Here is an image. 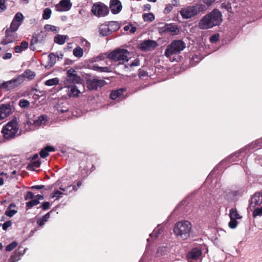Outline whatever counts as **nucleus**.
Masks as SVG:
<instances>
[{
    "label": "nucleus",
    "mask_w": 262,
    "mask_h": 262,
    "mask_svg": "<svg viewBox=\"0 0 262 262\" xmlns=\"http://www.w3.org/2000/svg\"><path fill=\"white\" fill-rule=\"evenodd\" d=\"M222 21V13L219 10L214 9L200 19L198 27L201 29L207 30L220 25Z\"/></svg>",
    "instance_id": "f257e3e1"
},
{
    "label": "nucleus",
    "mask_w": 262,
    "mask_h": 262,
    "mask_svg": "<svg viewBox=\"0 0 262 262\" xmlns=\"http://www.w3.org/2000/svg\"><path fill=\"white\" fill-rule=\"evenodd\" d=\"M129 55V52L127 50L117 49L109 53L108 57L112 61H118V66H121L122 69H126L127 66L124 63L128 61Z\"/></svg>",
    "instance_id": "f03ea898"
},
{
    "label": "nucleus",
    "mask_w": 262,
    "mask_h": 262,
    "mask_svg": "<svg viewBox=\"0 0 262 262\" xmlns=\"http://www.w3.org/2000/svg\"><path fill=\"white\" fill-rule=\"evenodd\" d=\"M191 225L189 221L178 222L175 224L173 232L178 238L186 239L189 237Z\"/></svg>",
    "instance_id": "7ed1b4c3"
},
{
    "label": "nucleus",
    "mask_w": 262,
    "mask_h": 262,
    "mask_svg": "<svg viewBox=\"0 0 262 262\" xmlns=\"http://www.w3.org/2000/svg\"><path fill=\"white\" fill-rule=\"evenodd\" d=\"M18 131V125L16 120L13 119L7 123L3 128L2 133L4 139L9 140L15 138Z\"/></svg>",
    "instance_id": "20e7f679"
},
{
    "label": "nucleus",
    "mask_w": 262,
    "mask_h": 262,
    "mask_svg": "<svg viewBox=\"0 0 262 262\" xmlns=\"http://www.w3.org/2000/svg\"><path fill=\"white\" fill-rule=\"evenodd\" d=\"M206 10V7L204 5L198 4L182 9L180 11V13L183 18L188 19L200 13H204Z\"/></svg>",
    "instance_id": "39448f33"
},
{
    "label": "nucleus",
    "mask_w": 262,
    "mask_h": 262,
    "mask_svg": "<svg viewBox=\"0 0 262 262\" xmlns=\"http://www.w3.org/2000/svg\"><path fill=\"white\" fill-rule=\"evenodd\" d=\"M185 48V43L181 40H175L169 45L165 51V55L168 57L179 54Z\"/></svg>",
    "instance_id": "423d86ee"
},
{
    "label": "nucleus",
    "mask_w": 262,
    "mask_h": 262,
    "mask_svg": "<svg viewBox=\"0 0 262 262\" xmlns=\"http://www.w3.org/2000/svg\"><path fill=\"white\" fill-rule=\"evenodd\" d=\"M91 12L95 16L100 17L106 16L109 13L108 7L102 2L93 4Z\"/></svg>",
    "instance_id": "0eeeda50"
},
{
    "label": "nucleus",
    "mask_w": 262,
    "mask_h": 262,
    "mask_svg": "<svg viewBox=\"0 0 262 262\" xmlns=\"http://www.w3.org/2000/svg\"><path fill=\"white\" fill-rule=\"evenodd\" d=\"M86 83L88 89L90 91L96 90L106 84L104 80L86 78Z\"/></svg>",
    "instance_id": "6e6552de"
},
{
    "label": "nucleus",
    "mask_w": 262,
    "mask_h": 262,
    "mask_svg": "<svg viewBox=\"0 0 262 262\" xmlns=\"http://www.w3.org/2000/svg\"><path fill=\"white\" fill-rule=\"evenodd\" d=\"M76 72L74 69L70 68L67 73V80L72 83H81L82 79Z\"/></svg>",
    "instance_id": "1a4fd4ad"
},
{
    "label": "nucleus",
    "mask_w": 262,
    "mask_h": 262,
    "mask_svg": "<svg viewBox=\"0 0 262 262\" xmlns=\"http://www.w3.org/2000/svg\"><path fill=\"white\" fill-rule=\"evenodd\" d=\"M262 206V193L255 192L251 198L249 208Z\"/></svg>",
    "instance_id": "9d476101"
},
{
    "label": "nucleus",
    "mask_w": 262,
    "mask_h": 262,
    "mask_svg": "<svg viewBox=\"0 0 262 262\" xmlns=\"http://www.w3.org/2000/svg\"><path fill=\"white\" fill-rule=\"evenodd\" d=\"M244 192L242 189L237 190H231L227 189L224 191L223 193V197L227 201H231L234 198L237 196L241 195Z\"/></svg>",
    "instance_id": "9b49d317"
},
{
    "label": "nucleus",
    "mask_w": 262,
    "mask_h": 262,
    "mask_svg": "<svg viewBox=\"0 0 262 262\" xmlns=\"http://www.w3.org/2000/svg\"><path fill=\"white\" fill-rule=\"evenodd\" d=\"M162 31L164 32L170 33L171 35H177L180 30L178 26L174 24H167L162 28Z\"/></svg>",
    "instance_id": "f8f14e48"
},
{
    "label": "nucleus",
    "mask_w": 262,
    "mask_h": 262,
    "mask_svg": "<svg viewBox=\"0 0 262 262\" xmlns=\"http://www.w3.org/2000/svg\"><path fill=\"white\" fill-rule=\"evenodd\" d=\"M110 8L113 14L119 13L122 8L121 2L119 0H111Z\"/></svg>",
    "instance_id": "ddd939ff"
},
{
    "label": "nucleus",
    "mask_w": 262,
    "mask_h": 262,
    "mask_svg": "<svg viewBox=\"0 0 262 262\" xmlns=\"http://www.w3.org/2000/svg\"><path fill=\"white\" fill-rule=\"evenodd\" d=\"M72 6L70 0H61L59 4L56 5L57 10L58 11H68Z\"/></svg>",
    "instance_id": "4468645a"
},
{
    "label": "nucleus",
    "mask_w": 262,
    "mask_h": 262,
    "mask_svg": "<svg viewBox=\"0 0 262 262\" xmlns=\"http://www.w3.org/2000/svg\"><path fill=\"white\" fill-rule=\"evenodd\" d=\"M13 112L12 108L9 103L2 104L0 105V113L3 119L7 118Z\"/></svg>",
    "instance_id": "2eb2a0df"
},
{
    "label": "nucleus",
    "mask_w": 262,
    "mask_h": 262,
    "mask_svg": "<svg viewBox=\"0 0 262 262\" xmlns=\"http://www.w3.org/2000/svg\"><path fill=\"white\" fill-rule=\"evenodd\" d=\"M46 36V31H40L39 32L34 33L32 39L33 40L34 42H41Z\"/></svg>",
    "instance_id": "dca6fc26"
},
{
    "label": "nucleus",
    "mask_w": 262,
    "mask_h": 262,
    "mask_svg": "<svg viewBox=\"0 0 262 262\" xmlns=\"http://www.w3.org/2000/svg\"><path fill=\"white\" fill-rule=\"evenodd\" d=\"M55 150L54 147L47 145L40 151L39 155L42 158H45L49 156V152L54 151Z\"/></svg>",
    "instance_id": "f3484780"
},
{
    "label": "nucleus",
    "mask_w": 262,
    "mask_h": 262,
    "mask_svg": "<svg viewBox=\"0 0 262 262\" xmlns=\"http://www.w3.org/2000/svg\"><path fill=\"white\" fill-rule=\"evenodd\" d=\"M15 84H14L12 79L3 82L0 85L1 88L4 89L7 91H9L15 88Z\"/></svg>",
    "instance_id": "a211bd4d"
},
{
    "label": "nucleus",
    "mask_w": 262,
    "mask_h": 262,
    "mask_svg": "<svg viewBox=\"0 0 262 262\" xmlns=\"http://www.w3.org/2000/svg\"><path fill=\"white\" fill-rule=\"evenodd\" d=\"M202 252L198 249H193L188 254V257L189 259H196L201 255Z\"/></svg>",
    "instance_id": "6ab92c4d"
},
{
    "label": "nucleus",
    "mask_w": 262,
    "mask_h": 262,
    "mask_svg": "<svg viewBox=\"0 0 262 262\" xmlns=\"http://www.w3.org/2000/svg\"><path fill=\"white\" fill-rule=\"evenodd\" d=\"M68 95L70 97H76L79 96L80 93V91L77 89L76 85H72L69 88Z\"/></svg>",
    "instance_id": "aec40b11"
},
{
    "label": "nucleus",
    "mask_w": 262,
    "mask_h": 262,
    "mask_svg": "<svg viewBox=\"0 0 262 262\" xmlns=\"http://www.w3.org/2000/svg\"><path fill=\"white\" fill-rule=\"evenodd\" d=\"M67 38V35L57 34L54 37V41L58 45H62L65 43Z\"/></svg>",
    "instance_id": "412c9836"
},
{
    "label": "nucleus",
    "mask_w": 262,
    "mask_h": 262,
    "mask_svg": "<svg viewBox=\"0 0 262 262\" xmlns=\"http://www.w3.org/2000/svg\"><path fill=\"white\" fill-rule=\"evenodd\" d=\"M112 33L118 30L120 27V24L117 21H112L108 22L107 25Z\"/></svg>",
    "instance_id": "4be33fe9"
},
{
    "label": "nucleus",
    "mask_w": 262,
    "mask_h": 262,
    "mask_svg": "<svg viewBox=\"0 0 262 262\" xmlns=\"http://www.w3.org/2000/svg\"><path fill=\"white\" fill-rule=\"evenodd\" d=\"M123 91V89H120L117 90L112 91L110 94V97L112 100H115L116 98L122 95Z\"/></svg>",
    "instance_id": "5701e85b"
},
{
    "label": "nucleus",
    "mask_w": 262,
    "mask_h": 262,
    "mask_svg": "<svg viewBox=\"0 0 262 262\" xmlns=\"http://www.w3.org/2000/svg\"><path fill=\"white\" fill-rule=\"evenodd\" d=\"M250 209L253 212L252 216L254 218L257 216H262V206L253 207Z\"/></svg>",
    "instance_id": "b1692460"
},
{
    "label": "nucleus",
    "mask_w": 262,
    "mask_h": 262,
    "mask_svg": "<svg viewBox=\"0 0 262 262\" xmlns=\"http://www.w3.org/2000/svg\"><path fill=\"white\" fill-rule=\"evenodd\" d=\"M52 212V210H51L50 212H48L45 215L42 216L41 218L39 219L37 221V224L39 226H43L45 224V223L48 221V220L50 218V213Z\"/></svg>",
    "instance_id": "393cba45"
},
{
    "label": "nucleus",
    "mask_w": 262,
    "mask_h": 262,
    "mask_svg": "<svg viewBox=\"0 0 262 262\" xmlns=\"http://www.w3.org/2000/svg\"><path fill=\"white\" fill-rule=\"evenodd\" d=\"M41 165V162L39 160L31 162L27 166L28 170H34L35 168H38Z\"/></svg>",
    "instance_id": "a878e982"
},
{
    "label": "nucleus",
    "mask_w": 262,
    "mask_h": 262,
    "mask_svg": "<svg viewBox=\"0 0 262 262\" xmlns=\"http://www.w3.org/2000/svg\"><path fill=\"white\" fill-rule=\"evenodd\" d=\"M167 252V250L166 246H160L158 247L156 254L157 257H160L166 254Z\"/></svg>",
    "instance_id": "bb28decb"
},
{
    "label": "nucleus",
    "mask_w": 262,
    "mask_h": 262,
    "mask_svg": "<svg viewBox=\"0 0 262 262\" xmlns=\"http://www.w3.org/2000/svg\"><path fill=\"white\" fill-rule=\"evenodd\" d=\"M230 219H240L242 216L238 214L236 208H233L230 209L229 213Z\"/></svg>",
    "instance_id": "cd10ccee"
},
{
    "label": "nucleus",
    "mask_w": 262,
    "mask_h": 262,
    "mask_svg": "<svg viewBox=\"0 0 262 262\" xmlns=\"http://www.w3.org/2000/svg\"><path fill=\"white\" fill-rule=\"evenodd\" d=\"M21 75L24 76V80H25L26 78H28L29 80H32L35 76V72H32L31 70L29 69L25 70L24 73H23Z\"/></svg>",
    "instance_id": "c85d7f7f"
},
{
    "label": "nucleus",
    "mask_w": 262,
    "mask_h": 262,
    "mask_svg": "<svg viewBox=\"0 0 262 262\" xmlns=\"http://www.w3.org/2000/svg\"><path fill=\"white\" fill-rule=\"evenodd\" d=\"M99 31L100 34L102 36H106L112 34V32H111L108 26H104L103 27V26L101 25L99 28Z\"/></svg>",
    "instance_id": "c756f323"
},
{
    "label": "nucleus",
    "mask_w": 262,
    "mask_h": 262,
    "mask_svg": "<svg viewBox=\"0 0 262 262\" xmlns=\"http://www.w3.org/2000/svg\"><path fill=\"white\" fill-rule=\"evenodd\" d=\"M15 87L16 88L20 85L24 81V76L22 75H18L15 78L12 79Z\"/></svg>",
    "instance_id": "7c9ffc66"
},
{
    "label": "nucleus",
    "mask_w": 262,
    "mask_h": 262,
    "mask_svg": "<svg viewBox=\"0 0 262 262\" xmlns=\"http://www.w3.org/2000/svg\"><path fill=\"white\" fill-rule=\"evenodd\" d=\"M47 120V116L42 115L38 117L37 119L33 120V124L35 125H40L43 121Z\"/></svg>",
    "instance_id": "2f4dec72"
},
{
    "label": "nucleus",
    "mask_w": 262,
    "mask_h": 262,
    "mask_svg": "<svg viewBox=\"0 0 262 262\" xmlns=\"http://www.w3.org/2000/svg\"><path fill=\"white\" fill-rule=\"evenodd\" d=\"M94 70L99 72L108 73L112 71L111 67H101L94 66Z\"/></svg>",
    "instance_id": "473e14b6"
},
{
    "label": "nucleus",
    "mask_w": 262,
    "mask_h": 262,
    "mask_svg": "<svg viewBox=\"0 0 262 262\" xmlns=\"http://www.w3.org/2000/svg\"><path fill=\"white\" fill-rule=\"evenodd\" d=\"M73 55L78 58L81 57L83 55V50L80 47H77L73 50Z\"/></svg>",
    "instance_id": "72a5a7b5"
},
{
    "label": "nucleus",
    "mask_w": 262,
    "mask_h": 262,
    "mask_svg": "<svg viewBox=\"0 0 262 262\" xmlns=\"http://www.w3.org/2000/svg\"><path fill=\"white\" fill-rule=\"evenodd\" d=\"M48 58L49 60V65L50 67H53L56 63V56L54 53H51L48 55Z\"/></svg>",
    "instance_id": "f704fd0d"
},
{
    "label": "nucleus",
    "mask_w": 262,
    "mask_h": 262,
    "mask_svg": "<svg viewBox=\"0 0 262 262\" xmlns=\"http://www.w3.org/2000/svg\"><path fill=\"white\" fill-rule=\"evenodd\" d=\"M12 30L7 28V29L5 31V36L6 37H7L8 39H12L13 40L15 39V37L14 36V33L15 32V31H12Z\"/></svg>",
    "instance_id": "c9c22d12"
},
{
    "label": "nucleus",
    "mask_w": 262,
    "mask_h": 262,
    "mask_svg": "<svg viewBox=\"0 0 262 262\" xmlns=\"http://www.w3.org/2000/svg\"><path fill=\"white\" fill-rule=\"evenodd\" d=\"M80 41L82 43V46L84 48V51H89L91 47V43L87 40L82 37L80 39Z\"/></svg>",
    "instance_id": "e433bc0d"
},
{
    "label": "nucleus",
    "mask_w": 262,
    "mask_h": 262,
    "mask_svg": "<svg viewBox=\"0 0 262 262\" xmlns=\"http://www.w3.org/2000/svg\"><path fill=\"white\" fill-rule=\"evenodd\" d=\"M58 82L59 79L56 77L46 81L45 85L47 86H53L57 84Z\"/></svg>",
    "instance_id": "4c0bfd02"
},
{
    "label": "nucleus",
    "mask_w": 262,
    "mask_h": 262,
    "mask_svg": "<svg viewBox=\"0 0 262 262\" xmlns=\"http://www.w3.org/2000/svg\"><path fill=\"white\" fill-rule=\"evenodd\" d=\"M52 13V10L49 8H46L43 10L42 18L44 19H48L50 18Z\"/></svg>",
    "instance_id": "58836bf2"
},
{
    "label": "nucleus",
    "mask_w": 262,
    "mask_h": 262,
    "mask_svg": "<svg viewBox=\"0 0 262 262\" xmlns=\"http://www.w3.org/2000/svg\"><path fill=\"white\" fill-rule=\"evenodd\" d=\"M45 29L46 31H52L55 33H58L59 30V29H58L57 27L49 24L46 25L45 26Z\"/></svg>",
    "instance_id": "ea45409f"
},
{
    "label": "nucleus",
    "mask_w": 262,
    "mask_h": 262,
    "mask_svg": "<svg viewBox=\"0 0 262 262\" xmlns=\"http://www.w3.org/2000/svg\"><path fill=\"white\" fill-rule=\"evenodd\" d=\"M40 202L38 201V200L35 199H32L31 201H28L26 203V206L29 208H31L39 204Z\"/></svg>",
    "instance_id": "a19ab883"
},
{
    "label": "nucleus",
    "mask_w": 262,
    "mask_h": 262,
    "mask_svg": "<svg viewBox=\"0 0 262 262\" xmlns=\"http://www.w3.org/2000/svg\"><path fill=\"white\" fill-rule=\"evenodd\" d=\"M20 254L19 252L15 251L13 254L10 256V262H17L20 259Z\"/></svg>",
    "instance_id": "79ce46f5"
},
{
    "label": "nucleus",
    "mask_w": 262,
    "mask_h": 262,
    "mask_svg": "<svg viewBox=\"0 0 262 262\" xmlns=\"http://www.w3.org/2000/svg\"><path fill=\"white\" fill-rule=\"evenodd\" d=\"M162 231V230H161V228L157 227L154 229V230L151 233L149 234V235L151 237H155V238H157L158 237L159 235L161 233Z\"/></svg>",
    "instance_id": "37998d69"
},
{
    "label": "nucleus",
    "mask_w": 262,
    "mask_h": 262,
    "mask_svg": "<svg viewBox=\"0 0 262 262\" xmlns=\"http://www.w3.org/2000/svg\"><path fill=\"white\" fill-rule=\"evenodd\" d=\"M24 17L21 13L18 12L14 16V17L13 20L15 21L17 23L21 24V21H23Z\"/></svg>",
    "instance_id": "c03bdc74"
},
{
    "label": "nucleus",
    "mask_w": 262,
    "mask_h": 262,
    "mask_svg": "<svg viewBox=\"0 0 262 262\" xmlns=\"http://www.w3.org/2000/svg\"><path fill=\"white\" fill-rule=\"evenodd\" d=\"M138 48L142 51L147 50V40H144L142 42L138 44Z\"/></svg>",
    "instance_id": "a18cd8bd"
},
{
    "label": "nucleus",
    "mask_w": 262,
    "mask_h": 262,
    "mask_svg": "<svg viewBox=\"0 0 262 262\" xmlns=\"http://www.w3.org/2000/svg\"><path fill=\"white\" fill-rule=\"evenodd\" d=\"M21 23H17L15 21L12 20V21L11 23L10 26L9 28V29L12 30V31H16L19 26H20Z\"/></svg>",
    "instance_id": "49530a36"
},
{
    "label": "nucleus",
    "mask_w": 262,
    "mask_h": 262,
    "mask_svg": "<svg viewBox=\"0 0 262 262\" xmlns=\"http://www.w3.org/2000/svg\"><path fill=\"white\" fill-rule=\"evenodd\" d=\"M30 102L26 99H23L19 101V105L21 108H26L30 105Z\"/></svg>",
    "instance_id": "de8ad7c7"
},
{
    "label": "nucleus",
    "mask_w": 262,
    "mask_h": 262,
    "mask_svg": "<svg viewBox=\"0 0 262 262\" xmlns=\"http://www.w3.org/2000/svg\"><path fill=\"white\" fill-rule=\"evenodd\" d=\"M17 246V243L16 241H13L10 244L6 247V250L7 251H11Z\"/></svg>",
    "instance_id": "09e8293b"
},
{
    "label": "nucleus",
    "mask_w": 262,
    "mask_h": 262,
    "mask_svg": "<svg viewBox=\"0 0 262 262\" xmlns=\"http://www.w3.org/2000/svg\"><path fill=\"white\" fill-rule=\"evenodd\" d=\"M138 76L140 79H143L147 76V72L143 69H140L138 71Z\"/></svg>",
    "instance_id": "8fccbe9b"
},
{
    "label": "nucleus",
    "mask_w": 262,
    "mask_h": 262,
    "mask_svg": "<svg viewBox=\"0 0 262 262\" xmlns=\"http://www.w3.org/2000/svg\"><path fill=\"white\" fill-rule=\"evenodd\" d=\"M17 212V211L16 210H13V209H11H11H9V210H7L5 211V214L7 216L11 217L13 215H14Z\"/></svg>",
    "instance_id": "3c124183"
},
{
    "label": "nucleus",
    "mask_w": 262,
    "mask_h": 262,
    "mask_svg": "<svg viewBox=\"0 0 262 262\" xmlns=\"http://www.w3.org/2000/svg\"><path fill=\"white\" fill-rule=\"evenodd\" d=\"M238 224V222L235 219L231 220L230 219V221L229 222L228 225L229 227L231 229H234L236 227Z\"/></svg>",
    "instance_id": "603ef678"
},
{
    "label": "nucleus",
    "mask_w": 262,
    "mask_h": 262,
    "mask_svg": "<svg viewBox=\"0 0 262 262\" xmlns=\"http://www.w3.org/2000/svg\"><path fill=\"white\" fill-rule=\"evenodd\" d=\"M260 142L259 141H256L255 142L252 143L251 144L248 145L247 146L245 147V149H254L256 146H257L258 144Z\"/></svg>",
    "instance_id": "864d4df0"
},
{
    "label": "nucleus",
    "mask_w": 262,
    "mask_h": 262,
    "mask_svg": "<svg viewBox=\"0 0 262 262\" xmlns=\"http://www.w3.org/2000/svg\"><path fill=\"white\" fill-rule=\"evenodd\" d=\"M219 34H214L210 37L209 40L211 42L214 43L219 40Z\"/></svg>",
    "instance_id": "5fc2aeb1"
},
{
    "label": "nucleus",
    "mask_w": 262,
    "mask_h": 262,
    "mask_svg": "<svg viewBox=\"0 0 262 262\" xmlns=\"http://www.w3.org/2000/svg\"><path fill=\"white\" fill-rule=\"evenodd\" d=\"M158 45V43L156 41L148 39V49L151 48L154 49L155 47H157Z\"/></svg>",
    "instance_id": "6e6d98bb"
},
{
    "label": "nucleus",
    "mask_w": 262,
    "mask_h": 262,
    "mask_svg": "<svg viewBox=\"0 0 262 262\" xmlns=\"http://www.w3.org/2000/svg\"><path fill=\"white\" fill-rule=\"evenodd\" d=\"M12 225V222L11 221H8L6 222L2 226H3V229L5 231L7 230V229L11 226Z\"/></svg>",
    "instance_id": "4d7b16f0"
},
{
    "label": "nucleus",
    "mask_w": 262,
    "mask_h": 262,
    "mask_svg": "<svg viewBox=\"0 0 262 262\" xmlns=\"http://www.w3.org/2000/svg\"><path fill=\"white\" fill-rule=\"evenodd\" d=\"M221 8L226 9L228 12L231 9V5L229 3H224L221 5Z\"/></svg>",
    "instance_id": "13d9d810"
},
{
    "label": "nucleus",
    "mask_w": 262,
    "mask_h": 262,
    "mask_svg": "<svg viewBox=\"0 0 262 262\" xmlns=\"http://www.w3.org/2000/svg\"><path fill=\"white\" fill-rule=\"evenodd\" d=\"M35 197L34 194L31 191H28L27 195L25 196V200H28L29 199H33Z\"/></svg>",
    "instance_id": "bf43d9fd"
},
{
    "label": "nucleus",
    "mask_w": 262,
    "mask_h": 262,
    "mask_svg": "<svg viewBox=\"0 0 262 262\" xmlns=\"http://www.w3.org/2000/svg\"><path fill=\"white\" fill-rule=\"evenodd\" d=\"M50 206V204L49 202H45L42 204L40 207H41L43 210H46L49 208Z\"/></svg>",
    "instance_id": "052dcab7"
},
{
    "label": "nucleus",
    "mask_w": 262,
    "mask_h": 262,
    "mask_svg": "<svg viewBox=\"0 0 262 262\" xmlns=\"http://www.w3.org/2000/svg\"><path fill=\"white\" fill-rule=\"evenodd\" d=\"M61 194H63L62 192H61L60 191H59L58 190H55L54 191L53 195L52 196V198H54V197H55L56 195H58V196H57L56 199H59L60 198V195H61Z\"/></svg>",
    "instance_id": "680f3d73"
},
{
    "label": "nucleus",
    "mask_w": 262,
    "mask_h": 262,
    "mask_svg": "<svg viewBox=\"0 0 262 262\" xmlns=\"http://www.w3.org/2000/svg\"><path fill=\"white\" fill-rule=\"evenodd\" d=\"M242 151V150L239 151L238 152H235L234 154L231 155L230 156L229 158V162H232V160H231L232 158H234V157L237 158L238 157H239V154H240V153ZM233 161H234V160H233Z\"/></svg>",
    "instance_id": "e2e57ef3"
},
{
    "label": "nucleus",
    "mask_w": 262,
    "mask_h": 262,
    "mask_svg": "<svg viewBox=\"0 0 262 262\" xmlns=\"http://www.w3.org/2000/svg\"><path fill=\"white\" fill-rule=\"evenodd\" d=\"M5 0H0V9L2 11H4L7 9L5 6Z\"/></svg>",
    "instance_id": "0e129e2a"
},
{
    "label": "nucleus",
    "mask_w": 262,
    "mask_h": 262,
    "mask_svg": "<svg viewBox=\"0 0 262 262\" xmlns=\"http://www.w3.org/2000/svg\"><path fill=\"white\" fill-rule=\"evenodd\" d=\"M28 45H28V42L24 40V41H23L20 43V46L21 47V48L24 50L27 49L28 48Z\"/></svg>",
    "instance_id": "69168bd1"
},
{
    "label": "nucleus",
    "mask_w": 262,
    "mask_h": 262,
    "mask_svg": "<svg viewBox=\"0 0 262 262\" xmlns=\"http://www.w3.org/2000/svg\"><path fill=\"white\" fill-rule=\"evenodd\" d=\"M172 9V7L171 6H168L165 8L163 12L164 14H168L169 12L171 11Z\"/></svg>",
    "instance_id": "338daca9"
},
{
    "label": "nucleus",
    "mask_w": 262,
    "mask_h": 262,
    "mask_svg": "<svg viewBox=\"0 0 262 262\" xmlns=\"http://www.w3.org/2000/svg\"><path fill=\"white\" fill-rule=\"evenodd\" d=\"M12 42H13L12 39H8L7 37H6V38H5L3 40V41H2V43L3 45H6L9 43H11Z\"/></svg>",
    "instance_id": "774afa93"
}]
</instances>
